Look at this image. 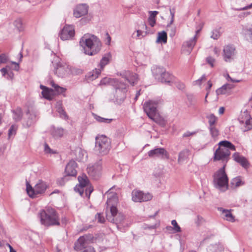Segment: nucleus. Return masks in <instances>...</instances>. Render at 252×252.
I'll return each instance as SVG.
<instances>
[{
  "label": "nucleus",
  "mask_w": 252,
  "mask_h": 252,
  "mask_svg": "<svg viewBox=\"0 0 252 252\" xmlns=\"http://www.w3.org/2000/svg\"><path fill=\"white\" fill-rule=\"evenodd\" d=\"M114 189V187L111 188L104 195H107V207L110 208V212L106 214V218L110 222L115 223L119 229V224L123 226H128V224L125 222L124 215L118 213L116 205L118 201V197L117 193L113 191Z\"/></svg>",
  "instance_id": "1"
},
{
  "label": "nucleus",
  "mask_w": 252,
  "mask_h": 252,
  "mask_svg": "<svg viewBox=\"0 0 252 252\" xmlns=\"http://www.w3.org/2000/svg\"><path fill=\"white\" fill-rule=\"evenodd\" d=\"M80 45L83 48L85 54L93 56L98 53L101 47L100 40L92 34H85L81 38Z\"/></svg>",
  "instance_id": "2"
},
{
  "label": "nucleus",
  "mask_w": 252,
  "mask_h": 252,
  "mask_svg": "<svg viewBox=\"0 0 252 252\" xmlns=\"http://www.w3.org/2000/svg\"><path fill=\"white\" fill-rule=\"evenodd\" d=\"M41 223L45 226L59 225V217L53 208L48 207L39 214Z\"/></svg>",
  "instance_id": "3"
},
{
  "label": "nucleus",
  "mask_w": 252,
  "mask_h": 252,
  "mask_svg": "<svg viewBox=\"0 0 252 252\" xmlns=\"http://www.w3.org/2000/svg\"><path fill=\"white\" fill-rule=\"evenodd\" d=\"M225 164H224L213 175L214 186L221 191L226 190L228 186V178L225 172Z\"/></svg>",
  "instance_id": "4"
},
{
  "label": "nucleus",
  "mask_w": 252,
  "mask_h": 252,
  "mask_svg": "<svg viewBox=\"0 0 252 252\" xmlns=\"http://www.w3.org/2000/svg\"><path fill=\"white\" fill-rule=\"evenodd\" d=\"M100 85H111L116 89V99L120 100L126 97V85L117 79L104 77L101 79L100 82Z\"/></svg>",
  "instance_id": "5"
},
{
  "label": "nucleus",
  "mask_w": 252,
  "mask_h": 252,
  "mask_svg": "<svg viewBox=\"0 0 252 252\" xmlns=\"http://www.w3.org/2000/svg\"><path fill=\"white\" fill-rule=\"evenodd\" d=\"M78 180L79 184L74 187V190L78 192L82 196H84V191L85 190L86 196L89 197L91 193L93 191V189L90 185V182L87 176L85 174H82L78 176Z\"/></svg>",
  "instance_id": "6"
},
{
  "label": "nucleus",
  "mask_w": 252,
  "mask_h": 252,
  "mask_svg": "<svg viewBox=\"0 0 252 252\" xmlns=\"http://www.w3.org/2000/svg\"><path fill=\"white\" fill-rule=\"evenodd\" d=\"M110 149L111 141L107 137L101 135L95 138V152L101 155H105L109 153Z\"/></svg>",
  "instance_id": "7"
},
{
  "label": "nucleus",
  "mask_w": 252,
  "mask_h": 252,
  "mask_svg": "<svg viewBox=\"0 0 252 252\" xmlns=\"http://www.w3.org/2000/svg\"><path fill=\"white\" fill-rule=\"evenodd\" d=\"M47 188L46 183L41 180H39L37 183L32 188L30 184H27V192L29 195L32 197H35L37 194L43 193Z\"/></svg>",
  "instance_id": "8"
},
{
  "label": "nucleus",
  "mask_w": 252,
  "mask_h": 252,
  "mask_svg": "<svg viewBox=\"0 0 252 252\" xmlns=\"http://www.w3.org/2000/svg\"><path fill=\"white\" fill-rule=\"evenodd\" d=\"M239 121L242 124L243 131H247L252 129V118L247 110L241 112Z\"/></svg>",
  "instance_id": "9"
},
{
  "label": "nucleus",
  "mask_w": 252,
  "mask_h": 252,
  "mask_svg": "<svg viewBox=\"0 0 252 252\" xmlns=\"http://www.w3.org/2000/svg\"><path fill=\"white\" fill-rule=\"evenodd\" d=\"M153 196L150 193H145L143 191L134 189L131 192L132 200L135 202H142L149 201Z\"/></svg>",
  "instance_id": "10"
},
{
  "label": "nucleus",
  "mask_w": 252,
  "mask_h": 252,
  "mask_svg": "<svg viewBox=\"0 0 252 252\" xmlns=\"http://www.w3.org/2000/svg\"><path fill=\"white\" fill-rule=\"evenodd\" d=\"M230 151L229 149L219 147L214 153V161L221 160L225 164L230 158Z\"/></svg>",
  "instance_id": "11"
},
{
  "label": "nucleus",
  "mask_w": 252,
  "mask_h": 252,
  "mask_svg": "<svg viewBox=\"0 0 252 252\" xmlns=\"http://www.w3.org/2000/svg\"><path fill=\"white\" fill-rule=\"evenodd\" d=\"M101 160H99L95 162L94 165H89L87 167V172L88 174L92 176L94 179H97L101 175L102 173Z\"/></svg>",
  "instance_id": "12"
},
{
  "label": "nucleus",
  "mask_w": 252,
  "mask_h": 252,
  "mask_svg": "<svg viewBox=\"0 0 252 252\" xmlns=\"http://www.w3.org/2000/svg\"><path fill=\"white\" fill-rule=\"evenodd\" d=\"M158 102L155 100L146 101L143 105V109L149 118L154 117L158 113L157 107Z\"/></svg>",
  "instance_id": "13"
},
{
  "label": "nucleus",
  "mask_w": 252,
  "mask_h": 252,
  "mask_svg": "<svg viewBox=\"0 0 252 252\" xmlns=\"http://www.w3.org/2000/svg\"><path fill=\"white\" fill-rule=\"evenodd\" d=\"M54 73L59 77L63 78L67 76L72 71L71 67L65 63H61L56 64L55 66Z\"/></svg>",
  "instance_id": "14"
},
{
  "label": "nucleus",
  "mask_w": 252,
  "mask_h": 252,
  "mask_svg": "<svg viewBox=\"0 0 252 252\" xmlns=\"http://www.w3.org/2000/svg\"><path fill=\"white\" fill-rule=\"evenodd\" d=\"M235 47L232 45L225 46L223 49V57L226 62H230L236 55Z\"/></svg>",
  "instance_id": "15"
},
{
  "label": "nucleus",
  "mask_w": 252,
  "mask_h": 252,
  "mask_svg": "<svg viewBox=\"0 0 252 252\" xmlns=\"http://www.w3.org/2000/svg\"><path fill=\"white\" fill-rule=\"evenodd\" d=\"M148 156L151 158H158L162 159L169 158V155L166 150L163 148H158L150 150L148 153Z\"/></svg>",
  "instance_id": "16"
},
{
  "label": "nucleus",
  "mask_w": 252,
  "mask_h": 252,
  "mask_svg": "<svg viewBox=\"0 0 252 252\" xmlns=\"http://www.w3.org/2000/svg\"><path fill=\"white\" fill-rule=\"evenodd\" d=\"M75 34L74 28L72 25H65L63 29L60 37L63 40L71 39Z\"/></svg>",
  "instance_id": "17"
},
{
  "label": "nucleus",
  "mask_w": 252,
  "mask_h": 252,
  "mask_svg": "<svg viewBox=\"0 0 252 252\" xmlns=\"http://www.w3.org/2000/svg\"><path fill=\"white\" fill-rule=\"evenodd\" d=\"M152 71L153 75L155 78L161 82H168L169 80H165L161 77L162 75L167 76L168 77L169 76V73L166 72L165 69L163 67L159 66H153Z\"/></svg>",
  "instance_id": "18"
},
{
  "label": "nucleus",
  "mask_w": 252,
  "mask_h": 252,
  "mask_svg": "<svg viewBox=\"0 0 252 252\" xmlns=\"http://www.w3.org/2000/svg\"><path fill=\"white\" fill-rule=\"evenodd\" d=\"M87 247H92L89 245L88 240L84 236L80 237L74 244V250L77 251H82Z\"/></svg>",
  "instance_id": "19"
},
{
  "label": "nucleus",
  "mask_w": 252,
  "mask_h": 252,
  "mask_svg": "<svg viewBox=\"0 0 252 252\" xmlns=\"http://www.w3.org/2000/svg\"><path fill=\"white\" fill-rule=\"evenodd\" d=\"M121 75L123 78H124L132 86H134L137 82V75L135 73L131 72L130 71H124L121 73Z\"/></svg>",
  "instance_id": "20"
},
{
  "label": "nucleus",
  "mask_w": 252,
  "mask_h": 252,
  "mask_svg": "<svg viewBox=\"0 0 252 252\" xmlns=\"http://www.w3.org/2000/svg\"><path fill=\"white\" fill-rule=\"evenodd\" d=\"M77 163L73 160H71L67 164L65 169V172L67 176L75 177L77 175Z\"/></svg>",
  "instance_id": "21"
},
{
  "label": "nucleus",
  "mask_w": 252,
  "mask_h": 252,
  "mask_svg": "<svg viewBox=\"0 0 252 252\" xmlns=\"http://www.w3.org/2000/svg\"><path fill=\"white\" fill-rule=\"evenodd\" d=\"M88 7L86 4H79L74 10V16L76 18H79L88 13Z\"/></svg>",
  "instance_id": "22"
},
{
  "label": "nucleus",
  "mask_w": 252,
  "mask_h": 252,
  "mask_svg": "<svg viewBox=\"0 0 252 252\" xmlns=\"http://www.w3.org/2000/svg\"><path fill=\"white\" fill-rule=\"evenodd\" d=\"M233 158L235 161L240 163L243 167L247 168L249 164L247 159L239 155L238 153H235L233 155Z\"/></svg>",
  "instance_id": "23"
},
{
  "label": "nucleus",
  "mask_w": 252,
  "mask_h": 252,
  "mask_svg": "<svg viewBox=\"0 0 252 252\" xmlns=\"http://www.w3.org/2000/svg\"><path fill=\"white\" fill-rule=\"evenodd\" d=\"M218 210L222 213L223 217L225 220L231 222L234 221V217L231 213V210L224 209L222 208H219Z\"/></svg>",
  "instance_id": "24"
},
{
  "label": "nucleus",
  "mask_w": 252,
  "mask_h": 252,
  "mask_svg": "<svg viewBox=\"0 0 252 252\" xmlns=\"http://www.w3.org/2000/svg\"><path fill=\"white\" fill-rule=\"evenodd\" d=\"M233 86L229 84H225L221 87L216 90L217 95L225 94H229L232 89Z\"/></svg>",
  "instance_id": "25"
},
{
  "label": "nucleus",
  "mask_w": 252,
  "mask_h": 252,
  "mask_svg": "<svg viewBox=\"0 0 252 252\" xmlns=\"http://www.w3.org/2000/svg\"><path fill=\"white\" fill-rule=\"evenodd\" d=\"M190 154V151L188 149H185L179 153L178 162L179 164H182L186 160Z\"/></svg>",
  "instance_id": "26"
},
{
  "label": "nucleus",
  "mask_w": 252,
  "mask_h": 252,
  "mask_svg": "<svg viewBox=\"0 0 252 252\" xmlns=\"http://www.w3.org/2000/svg\"><path fill=\"white\" fill-rule=\"evenodd\" d=\"M27 114L29 115L28 119L27 121V126L28 127L31 126L32 125L35 123L37 120V114L35 112H30L29 110L27 112Z\"/></svg>",
  "instance_id": "27"
},
{
  "label": "nucleus",
  "mask_w": 252,
  "mask_h": 252,
  "mask_svg": "<svg viewBox=\"0 0 252 252\" xmlns=\"http://www.w3.org/2000/svg\"><path fill=\"white\" fill-rule=\"evenodd\" d=\"M218 145L219 146V147H221V148H225V149H229V151L230 150H236L235 146L230 142L227 140L221 141L219 143Z\"/></svg>",
  "instance_id": "28"
},
{
  "label": "nucleus",
  "mask_w": 252,
  "mask_h": 252,
  "mask_svg": "<svg viewBox=\"0 0 252 252\" xmlns=\"http://www.w3.org/2000/svg\"><path fill=\"white\" fill-rule=\"evenodd\" d=\"M64 133V130L60 127H53L51 130V134L55 138H59L62 137Z\"/></svg>",
  "instance_id": "29"
},
{
  "label": "nucleus",
  "mask_w": 252,
  "mask_h": 252,
  "mask_svg": "<svg viewBox=\"0 0 252 252\" xmlns=\"http://www.w3.org/2000/svg\"><path fill=\"white\" fill-rule=\"evenodd\" d=\"M40 88L42 89V94L44 97L49 100L52 99V96L51 94L53 91L52 89H49L43 85H40Z\"/></svg>",
  "instance_id": "30"
},
{
  "label": "nucleus",
  "mask_w": 252,
  "mask_h": 252,
  "mask_svg": "<svg viewBox=\"0 0 252 252\" xmlns=\"http://www.w3.org/2000/svg\"><path fill=\"white\" fill-rule=\"evenodd\" d=\"M151 120H152L153 121H154L157 124H158L159 125L164 126L166 125V122L164 120L163 118H162L158 113H157L155 116H154L153 117L150 118Z\"/></svg>",
  "instance_id": "31"
},
{
  "label": "nucleus",
  "mask_w": 252,
  "mask_h": 252,
  "mask_svg": "<svg viewBox=\"0 0 252 252\" xmlns=\"http://www.w3.org/2000/svg\"><path fill=\"white\" fill-rule=\"evenodd\" d=\"M208 129L212 138L214 141H216L218 139V136L220 135V131L218 128L216 127V126H215L208 127Z\"/></svg>",
  "instance_id": "32"
},
{
  "label": "nucleus",
  "mask_w": 252,
  "mask_h": 252,
  "mask_svg": "<svg viewBox=\"0 0 252 252\" xmlns=\"http://www.w3.org/2000/svg\"><path fill=\"white\" fill-rule=\"evenodd\" d=\"M223 250V247L220 244L210 245L208 248L209 252H221Z\"/></svg>",
  "instance_id": "33"
},
{
  "label": "nucleus",
  "mask_w": 252,
  "mask_h": 252,
  "mask_svg": "<svg viewBox=\"0 0 252 252\" xmlns=\"http://www.w3.org/2000/svg\"><path fill=\"white\" fill-rule=\"evenodd\" d=\"M232 186L234 188H237L244 185V182L242 181L240 176L233 178L231 182Z\"/></svg>",
  "instance_id": "34"
},
{
  "label": "nucleus",
  "mask_w": 252,
  "mask_h": 252,
  "mask_svg": "<svg viewBox=\"0 0 252 252\" xmlns=\"http://www.w3.org/2000/svg\"><path fill=\"white\" fill-rule=\"evenodd\" d=\"M50 84L54 88V90L58 94H63L66 91L65 88L59 86L55 84L53 81H51Z\"/></svg>",
  "instance_id": "35"
},
{
  "label": "nucleus",
  "mask_w": 252,
  "mask_h": 252,
  "mask_svg": "<svg viewBox=\"0 0 252 252\" xmlns=\"http://www.w3.org/2000/svg\"><path fill=\"white\" fill-rule=\"evenodd\" d=\"M207 118L208 119V127L215 126L216 124L218 121V118L216 117L213 114H211L207 116Z\"/></svg>",
  "instance_id": "36"
},
{
  "label": "nucleus",
  "mask_w": 252,
  "mask_h": 252,
  "mask_svg": "<svg viewBox=\"0 0 252 252\" xmlns=\"http://www.w3.org/2000/svg\"><path fill=\"white\" fill-rule=\"evenodd\" d=\"M171 224L173 227L168 226L166 227V229L168 230L173 229L175 232H180L181 231V228L180 226L178 224L176 220H174L171 221Z\"/></svg>",
  "instance_id": "37"
},
{
  "label": "nucleus",
  "mask_w": 252,
  "mask_h": 252,
  "mask_svg": "<svg viewBox=\"0 0 252 252\" xmlns=\"http://www.w3.org/2000/svg\"><path fill=\"white\" fill-rule=\"evenodd\" d=\"M157 41L163 43L167 42V33L165 31H162L158 33Z\"/></svg>",
  "instance_id": "38"
},
{
  "label": "nucleus",
  "mask_w": 252,
  "mask_h": 252,
  "mask_svg": "<svg viewBox=\"0 0 252 252\" xmlns=\"http://www.w3.org/2000/svg\"><path fill=\"white\" fill-rule=\"evenodd\" d=\"M13 119L16 121H18L21 119L22 117V112L20 108H17L15 110L13 111Z\"/></svg>",
  "instance_id": "39"
},
{
  "label": "nucleus",
  "mask_w": 252,
  "mask_h": 252,
  "mask_svg": "<svg viewBox=\"0 0 252 252\" xmlns=\"http://www.w3.org/2000/svg\"><path fill=\"white\" fill-rule=\"evenodd\" d=\"M57 110L62 118L66 120L68 118L67 115L64 110L63 109L61 103H58L57 105Z\"/></svg>",
  "instance_id": "40"
},
{
  "label": "nucleus",
  "mask_w": 252,
  "mask_h": 252,
  "mask_svg": "<svg viewBox=\"0 0 252 252\" xmlns=\"http://www.w3.org/2000/svg\"><path fill=\"white\" fill-rule=\"evenodd\" d=\"M94 118L98 122L102 123L105 124H110L113 121L112 119H106L102 118L100 116L97 115L96 114H93Z\"/></svg>",
  "instance_id": "41"
},
{
  "label": "nucleus",
  "mask_w": 252,
  "mask_h": 252,
  "mask_svg": "<svg viewBox=\"0 0 252 252\" xmlns=\"http://www.w3.org/2000/svg\"><path fill=\"white\" fill-rule=\"evenodd\" d=\"M196 40V36L194 35L192 38L190 39L189 40L186 42V45L187 47L190 49V50H191L193 47L194 46V45H195Z\"/></svg>",
  "instance_id": "42"
},
{
  "label": "nucleus",
  "mask_w": 252,
  "mask_h": 252,
  "mask_svg": "<svg viewBox=\"0 0 252 252\" xmlns=\"http://www.w3.org/2000/svg\"><path fill=\"white\" fill-rule=\"evenodd\" d=\"M110 56L109 55H107L104 56L102 58L99 64L101 69H103L104 66L109 63L110 60Z\"/></svg>",
  "instance_id": "43"
},
{
  "label": "nucleus",
  "mask_w": 252,
  "mask_h": 252,
  "mask_svg": "<svg viewBox=\"0 0 252 252\" xmlns=\"http://www.w3.org/2000/svg\"><path fill=\"white\" fill-rule=\"evenodd\" d=\"M245 32V37L247 40L252 43V28L246 29Z\"/></svg>",
  "instance_id": "44"
},
{
  "label": "nucleus",
  "mask_w": 252,
  "mask_h": 252,
  "mask_svg": "<svg viewBox=\"0 0 252 252\" xmlns=\"http://www.w3.org/2000/svg\"><path fill=\"white\" fill-rule=\"evenodd\" d=\"M5 150H6L5 146H4V145L0 146V161H3L5 158V155H4Z\"/></svg>",
  "instance_id": "45"
},
{
  "label": "nucleus",
  "mask_w": 252,
  "mask_h": 252,
  "mask_svg": "<svg viewBox=\"0 0 252 252\" xmlns=\"http://www.w3.org/2000/svg\"><path fill=\"white\" fill-rule=\"evenodd\" d=\"M100 73V70L98 69H95V70L93 71L92 73V74L88 76V78L90 80H93L95 78H97L99 74Z\"/></svg>",
  "instance_id": "46"
},
{
  "label": "nucleus",
  "mask_w": 252,
  "mask_h": 252,
  "mask_svg": "<svg viewBox=\"0 0 252 252\" xmlns=\"http://www.w3.org/2000/svg\"><path fill=\"white\" fill-rule=\"evenodd\" d=\"M17 126L15 125H12L8 130V137L10 138L11 136L16 134Z\"/></svg>",
  "instance_id": "47"
},
{
  "label": "nucleus",
  "mask_w": 252,
  "mask_h": 252,
  "mask_svg": "<svg viewBox=\"0 0 252 252\" xmlns=\"http://www.w3.org/2000/svg\"><path fill=\"white\" fill-rule=\"evenodd\" d=\"M14 25L16 27L18 30L20 31L22 29V20L20 18L17 19L14 22Z\"/></svg>",
  "instance_id": "48"
},
{
  "label": "nucleus",
  "mask_w": 252,
  "mask_h": 252,
  "mask_svg": "<svg viewBox=\"0 0 252 252\" xmlns=\"http://www.w3.org/2000/svg\"><path fill=\"white\" fill-rule=\"evenodd\" d=\"M44 152L46 154H53L56 153V152L51 149L48 145L46 143L44 144Z\"/></svg>",
  "instance_id": "49"
},
{
  "label": "nucleus",
  "mask_w": 252,
  "mask_h": 252,
  "mask_svg": "<svg viewBox=\"0 0 252 252\" xmlns=\"http://www.w3.org/2000/svg\"><path fill=\"white\" fill-rule=\"evenodd\" d=\"M212 33L211 37L214 39H218L220 36V32L218 30H214Z\"/></svg>",
  "instance_id": "50"
},
{
  "label": "nucleus",
  "mask_w": 252,
  "mask_h": 252,
  "mask_svg": "<svg viewBox=\"0 0 252 252\" xmlns=\"http://www.w3.org/2000/svg\"><path fill=\"white\" fill-rule=\"evenodd\" d=\"M8 58L7 56L5 54L0 55V64L5 63L8 61Z\"/></svg>",
  "instance_id": "51"
},
{
  "label": "nucleus",
  "mask_w": 252,
  "mask_h": 252,
  "mask_svg": "<svg viewBox=\"0 0 252 252\" xmlns=\"http://www.w3.org/2000/svg\"><path fill=\"white\" fill-rule=\"evenodd\" d=\"M95 218L100 223H103L105 221L104 218L101 216L100 213H97L95 216Z\"/></svg>",
  "instance_id": "52"
},
{
  "label": "nucleus",
  "mask_w": 252,
  "mask_h": 252,
  "mask_svg": "<svg viewBox=\"0 0 252 252\" xmlns=\"http://www.w3.org/2000/svg\"><path fill=\"white\" fill-rule=\"evenodd\" d=\"M206 61L207 63L211 66V67L214 66V63L215 62V59L212 57H208L206 58Z\"/></svg>",
  "instance_id": "53"
},
{
  "label": "nucleus",
  "mask_w": 252,
  "mask_h": 252,
  "mask_svg": "<svg viewBox=\"0 0 252 252\" xmlns=\"http://www.w3.org/2000/svg\"><path fill=\"white\" fill-rule=\"evenodd\" d=\"M161 77L163 78V79L164 78L165 80H168L169 81H168V82H162V83H170L172 82L173 76L170 74H169V77H168L167 76H164V75H162V76Z\"/></svg>",
  "instance_id": "54"
},
{
  "label": "nucleus",
  "mask_w": 252,
  "mask_h": 252,
  "mask_svg": "<svg viewBox=\"0 0 252 252\" xmlns=\"http://www.w3.org/2000/svg\"><path fill=\"white\" fill-rule=\"evenodd\" d=\"M149 12L150 14L149 18H151V19H155V17H156L158 13V12L157 11H150Z\"/></svg>",
  "instance_id": "55"
},
{
  "label": "nucleus",
  "mask_w": 252,
  "mask_h": 252,
  "mask_svg": "<svg viewBox=\"0 0 252 252\" xmlns=\"http://www.w3.org/2000/svg\"><path fill=\"white\" fill-rule=\"evenodd\" d=\"M252 8V3H251V4H249L247 6H246L245 7H243L235 9V10H238V11H242V10H246L248 9H251Z\"/></svg>",
  "instance_id": "56"
},
{
  "label": "nucleus",
  "mask_w": 252,
  "mask_h": 252,
  "mask_svg": "<svg viewBox=\"0 0 252 252\" xmlns=\"http://www.w3.org/2000/svg\"><path fill=\"white\" fill-rule=\"evenodd\" d=\"M170 12L171 16V19L170 23L167 25L168 27H169L170 25H171L174 22V12L171 9H170Z\"/></svg>",
  "instance_id": "57"
},
{
  "label": "nucleus",
  "mask_w": 252,
  "mask_h": 252,
  "mask_svg": "<svg viewBox=\"0 0 252 252\" xmlns=\"http://www.w3.org/2000/svg\"><path fill=\"white\" fill-rule=\"evenodd\" d=\"M207 84H208V87L206 88V90L207 91V93L205 96V101H207L206 100V98L208 95V94H209V90L211 89V88L212 87V82L211 81H208V83H207Z\"/></svg>",
  "instance_id": "58"
},
{
  "label": "nucleus",
  "mask_w": 252,
  "mask_h": 252,
  "mask_svg": "<svg viewBox=\"0 0 252 252\" xmlns=\"http://www.w3.org/2000/svg\"><path fill=\"white\" fill-rule=\"evenodd\" d=\"M206 80V76L205 75L202 76V77L195 81L196 85H200L202 81Z\"/></svg>",
  "instance_id": "59"
},
{
  "label": "nucleus",
  "mask_w": 252,
  "mask_h": 252,
  "mask_svg": "<svg viewBox=\"0 0 252 252\" xmlns=\"http://www.w3.org/2000/svg\"><path fill=\"white\" fill-rule=\"evenodd\" d=\"M81 252H95L93 247H87V249H84Z\"/></svg>",
  "instance_id": "60"
},
{
  "label": "nucleus",
  "mask_w": 252,
  "mask_h": 252,
  "mask_svg": "<svg viewBox=\"0 0 252 252\" xmlns=\"http://www.w3.org/2000/svg\"><path fill=\"white\" fill-rule=\"evenodd\" d=\"M148 22L149 23V25L151 27H154L156 24V19H151L148 18Z\"/></svg>",
  "instance_id": "61"
},
{
  "label": "nucleus",
  "mask_w": 252,
  "mask_h": 252,
  "mask_svg": "<svg viewBox=\"0 0 252 252\" xmlns=\"http://www.w3.org/2000/svg\"><path fill=\"white\" fill-rule=\"evenodd\" d=\"M136 37L137 38H140V37H143L145 35H143V32L140 30H137L136 31Z\"/></svg>",
  "instance_id": "62"
},
{
  "label": "nucleus",
  "mask_w": 252,
  "mask_h": 252,
  "mask_svg": "<svg viewBox=\"0 0 252 252\" xmlns=\"http://www.w3.org/2000/svg\"><path fill=\"white\" fill-rule=\"evenodd\" d=\"M226 78L228 81H231L232 82H240V81L239 80H235V79L231 78L230 77V76L229 75V74H228L226 75Z\"/></svg>",
  "instance_id": "63"
},
{
  "label": "nucleus",
  "mask_w": 252,
  "mask_h": 252,
  "mask_svg": "<svg viewBox=\"0 0 252 252\" xmlns=\"http://www.w3.org/2000/svg\"><path fill=\"white\" fill-rule=\"evenodd\" d=\"M0 71L2 73V76H5L7 73V68H2L0 69Z\"/></svg>",
  "instance_id": "64"
}]
</instances>
